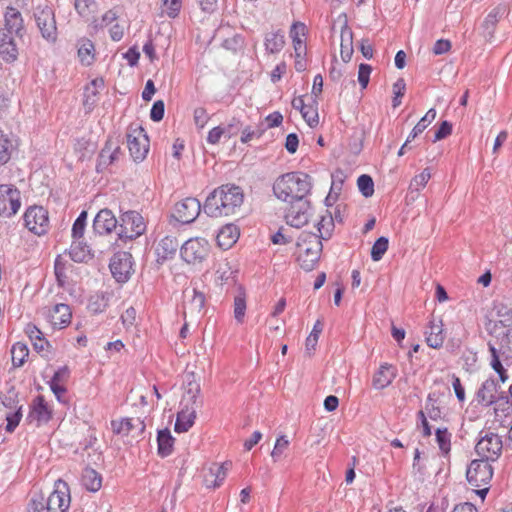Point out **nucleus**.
<instances>
[{"label":"nucleus","mask_w":512,"mask_h":512,"mask_svg":"<svg viewBox=\"0 0 512 512\" xmlns=\"http://www.w3.org/2000/svg\"><path fill=\"white\" fill-rule=\"evenodd\" d=\"M393 107L396 108L401 104V98L404 96L406 91V83L403 78L397 79L393 84Z\"/></svg>","instance_id":"nucleus-58"},{"label":"nucleus","mask_w":512,"mask_h":512,"mask_svg":"<svg viewBox=\"0 0 512 512\" xmlns=\"http://www.w3.org/2000/svg\"><path fill=\"white\" fill-rule=\"evenodd\" d=\"M308 27L300 21L294 22L289 30V37L292 41L295 53V69L303 71L306 68L305 56L307 53Z\"/></svg>","instance_id":"nucleus-8"},{"label":"nucleus","mask_w":512,"mask_h":512,"mask_svg":"<svg viewBox=\"0 0 512 512\" xmlns=\"http://www.w3.org/2000/svg\"><path fill=\"white\" fill-rule=\"evenodd\" d=\"M494 470L492 465L483 460L475 459L471 461L466 471V478L475 493L480 496L482 501L485 499L492 480Z\"/></svg>","instance_id":"nucleus-5"},{"label":"nucleus","mask_w":512,"mask_h":512,"mask_svg":"<svg viewBox=\"0 0 512 512\" xmlns=\"http://www.w3.org/2000/svg\"><path fill=\"white\" fill-rule=\"evenodd\" d=\"M196 407L188 405H179V411L174 429L178 433L187 432L195 423Z\"/></svg>","instance_id":"nucleus-32"},{"label":"nucleus","mask_w":512,"mask_h":512,"mask_svg":"<svg viewBox=\"0 0 512 512\" xmlns=\"http://www.w3.org/2000/svg\"><path fill=\"white\" fill-rule=\"evenodd\" d=\"M334 228L333 219L331 216H322L317 222L318 239H327L331 236Z\"/></svg>","instance_id":"nucleus-52"},{"label":"nucleus","mask_w":512,"mask_h":512,"mask_svg":"<svg viewBox=\"0 0 512 512\" xmlns=\"http://www.w3.org/2000/svg\"><path fill=\"white\" fill-rule=\"evenodd\" d=\"M69 258L74 262H87L93 258V253L83 239H75L69 249Z\"/></svg>","instance_id":"nucleus-37"},{"label":"nucleus","mask_w":512,"mask_h":512,"mask_svg":"<svg viewBox=\"0 0 512 512\" xmlns=\"http://www.w3.org/2000/svg\"><path fill=\"white\" fill-rule=\"evenodd\" d=\"M21 207L20 191L11 184L0 185V216L11 217Z\"/></svg>","instance_id":"nucleus-10"},{"label":"nucleus","mask_w":512,"mask_h":512,"mask_svg":"<svg viewBox=\"0 0 512 512\" xmlns=\"http://www.w3.org/2000/svg\"><path fill=\"white\" fill-rule=\"evenodd\" d=\"M29 356V349L23 342H16L11 348V360L14 367H21L27 357Z\"/></svg>","instance_id":"nucleus-49"},{"label":"nucleus","mask_w":512,"mask_h":512,"mask_svg":"<svg viewBox=\"0 0 512 512\" xmlns=\"http://www.w3.org/2000/svg\"><path fill=\"white\" fill-rule=\"evenodd\" d=\"M372 67L369 64L361 63L358 70V82L362 89H365L370 80Z\"/></svg>","instance_id":"nucleus-60"},{"label":"nucleus","mask_w":512,"mask_h":512,"mask_svg":"<svg viewBox=\"0 0 512 512\" xmlns=\"http://www.w3.org/2000/svg\"><path fill=\"white\" fill-rule=\"evenodd\" d=\"M74 7L77 13L87 21L96 19L95 14L99 10V5L95 0H75Z\"/></svg>","instance_id":"nucleus-43"},{"label":"nucleus","mask_w":512,"mask_h":512,"mask_svg":"<svg viewBox=\"0 0 512 512\" xmlns=\"http://www.w3.org/2000/svg\"><path fill=\"white\" fill-rule=\"evenodd\" d=\"M90 25L95 31L107 29L110 38L115 42L122 40L125 35V26L114 9L106 11L101 18L94 19Z\"/></svg>","instance_id":"nucleus-9"},{"label":"nucleus","mask_w":512,"mask_h":512,"mask_svg":"<svg viewBox=\"0 0 512 512\" xmlns=\"http://www.w3.org/2000/svg\"><path fill=\"white\" fill-rule=\"evenodd\" d=\"M200 211L199 200L194 197H186L175 204L172 216L180 223L189 224L199 216Z\"/></svg>","instance_id":"nucleus-16"},{"label":"nucleus","mask_w":512,"mask_h":512,"mask_svg":"<svg viewBox=\"0 0 512 512\" xmlns=\"http://www.w3.org/2000/svg\"><path fill=\"white\" fill-rule=\"evenodd\" d=\"M431 178V172L429 168H425L419 174L415 175L411 182L410 187L416 191L422 190Z\"/></svg>","instance_id":"nucleus-56"},{"label":"nucleus","mask_w":512,"mask_h":512,"mask_svg":"<svg viewBox=\"0 0 512 512\" xmlns=\"http://www.w3.org/2000/svg\"><path fill=\"white\" fill-rule=\"evenodd\" d=\"M69 378V369L65 366L58 369L49 382L50 389L58 400L66 393V382Z\"/></svg>","instance_id":"nucleus-38"},{"label":"nucleus","mask_w":512,"mask_h":512,"mask_svg":"<svg viewBox=\"0 0 512 512\" xmlns=\"http://www.w3.org/2000/svg\"><path fill=\"white\" fill-rule=\"evenodd\" d=\"M111 430L121 437H138L145 430V423L139 417H124L111 420Z\"/></svg>","instance_id":"nucleus-17"},{"label":"nucleus","mask_w":512,"mask_h":512,"mask_svg":"<svg viewBox=\"0 0 512 512\" xmlns=\"http://www.w3.org/2000/svg\"><path fill=\"white\" fill-rule=\"evenodd\" d=\"M88 213L87 211L83 210L72 226V239H83L86 223H87Z\"/></svg>","instance_id":"nucleus-53"},{"label":"nucleus","mask_w":512,"mask_h":512,"mask_svg":"<svg viewBox=\"0 0 512 512\" xmlns=\"http://www.w3.org/2000/svg\"><path fill=\"white\" fill-rule=\"evenodd\" d=\"M389 241L386 237L378 238L372 246L371 258L373 261H380L383 255L387 252Z\"/></svg>","instance_id":"nucleus-54"},{"label":"nucleus","mask_w":512,"mask_h":512,"mask_svg":"<svg viewBox=\"0 0 512 512\" xmlns=\"http://www.w3.org/2000/svg\"><path fill=\"white\" fill-rule=\"evenodd\" d=\"M71 503L67 482L58 479L53 490L45 497L42 491H34L27 503L26 512H67Z\"/></svg>","instance_id":"nucleus-2"},{"label":"nucleus","mask_w":512,"mask_h":512,"mask_svg":"<svg viewBox=\"0 0 512 512\" xmlns=\"http://www.w3.org/2000/svg\"><path fill=\"white\" fill-rule=\"evenodd\" d=\"M47 320L54 328L62 329L70 324L72 312L68 305L57 304L46 313Z\"/></svg>","instance_id":"nucleus-23"},{"label":"nucleus","mask_w":512,"mask_h":512,"mask_svg":"<svg viewBox=\"0 0 512 512\" xmlns=\"http://www.w3.org/2000/svg\"><path fill=\"white\" fill-rule=\"evenodd\" d=\"M180 254L187 264L199 266L208 259L210 244L201 237L190 238L181 246Z\"/></svg>","instance_id":"nucleus-6"},{"label":"nucleus","mask_w":512,"mask_h":512,"mask_svg":"<svg viewBox=\"0 0 512 512\" xmlns=\"http://www.w3.org/2000/svg\"><path fill=\"white\" fill-rule=\"evenodd\" d=\"M262 134V129L248 126L242 130L240 140L242 143L246 144L254 139H259Z\"/></svg>","instance_id":"nucleus-59"},{"label":"nucleus","mask_w":512,"mask_h":512,"mask_svg":"<svg viewBox=\"0 0 512 512\" xmlns=\"http://www.w3.org/2000/svg\"><path fill=\"white\" fill-rule=\"evenodd\" d=\"M310 210V207L303 203L292 205L285 215L286 222L296 228L303 227L309 221Z\"/></svg>","instance_id":"nucleus-30"},{"label":"nucleus","mask_w":512,"mask_h":512,"mask_svg":"<svg viewBox=\"0 0 512 512\" xmlns=\"http://www.w3.org/2000/svg\"><path fill=\"white\" fill-rule=\"evenodd\" d=\"M503 450L502 439L495 433H487L476 444V452L481 459L489 462L496 461Z\"/></svg>","instance_id":"nucleus-14"},{"label":"nucleus","mask_w":512,"mask_h":512,"mask_svg":"<svg viewBox=\"0 0 512 512\" xmlns=\"http://www.w3.org/2000/svg\"><path fill=\"white\" fill-rule=\"evenodd\" d=\"M118 221L113 212L107 208L101 209L93 220V231L100 236H107L117 228Z\"/></svg>","instance_id":"nucleus-21"},{"label":"nucleus","mask_w":512,"mask_h":512,"mask_svg":"<svg viewBox=\"0 0 512 512\" xmlns=\"http://www.w3.org/2000/svg\"><path fill=\"white\" fill-rule=\"evenodd\" d=\"M498 386L493 379L485 380L477 392V398L486 405L492 404L497 397Z\"/></svg>","instance_id":"nucleus-40"},{"label":"nucleus","mask_w":512,"mask_h":512,"mask_svg":"<svg viewBox=\"0 0 512 512\" xmlns=\"http://www.w3.org/2000/svg\"><path fill=\"white\" fill-rule=\"evenodd\" d=\"M357 185L362 193V195L366 198L371 197L374 193V183L372 178L369 175L363 174L357 180Z\"/></svg>","instance_id":"nucleus-57"},{"label":"nucleus","mask_w":512,"mask_h":512,"mask_svg":"<svg viewBox=\"0 0 512 512\" xmlns=\"http://www.w3.org/2000/svg\"><path fill=\"white\" fill-rule=\"evenodd\" d=\"M340 55L344 62H349L352 58L354 48H353V32L351 28L347 25L346 20L341 28L340 33Z\"/></svg>","instance_id":"nucleus-35"},{"label":"nucleus","mask_w":512,"mask_h":512,"mask_svg":"<svg viewBox=\"0 0 512 512\" xmlns=\"http://www.w3.org/2000/svg\"><path fill=\"white\" fill-rule=\"evenodd\" d=\"M443 321L440 318H431L425 332L426 343L429 347L439 349L445 340Z\"/></svg>","instance_id":"nucleus-25"},{"label":"nucleus","mask_w":512,"mask_h":512,"mask_svg":"<svg viewBox=\"0 0 512 512\" xmlns=\"http://www.w3.org/2000/svg\"><path fill=\"white\" fill-rule=\"evenodd\" d=\"M179 247L176 237L165 236L162 238L155 247V254L158 263H163L166 260L172 259Z\"/></svg>","instance_id":"nucleus-31"},{"label":"nucleus","mask_w":512,"mask_h":512,"mask_svg":"<svg viewBox=\"0 0 512 512\" xmlns=\"http://www.w3.org/2000/svg\"><path fill=\"white\" fill-rule=\"evenodd\" d=\"M498 352L504 356L507 365H509V362L512 363V327L508 328L499 338Z\"/></svg>","instance_id":"nucleus-48"},{"label":"nucleus","mask_w":512,"mask_h":512,"mask_svg":"<svg viewBox=\"0 0 512 512\" xmlns=\"http://www.w3.org/2000/svg\"><path fill=\"white\" fill-rule=\"evenodd\" d=\"M292 107L299 110L302 118L311 128L319 124L318 102L313 96H298L292 100Z\"/></svg>","instance_id":"nucleus-15"},{"label":"nucleus","mask_w":512,"mask_h":512,"mask_svg":"<svg viewBox=\"0 0 512 512\" xmlns=\"http://www.w3.org/2000/svg\"><path fill=\"white\" fill-rule=\"evenodd\" d=\"M10 34L21 37L24 31V20L20 11L14 7H7L4 12V28Z\"/></svg>","instance_id":"nucleus-28"},{"label":"nucleus","mask_w":512,"mask_h":512,"mask_svg":"<svg viewBox=\"0 0 512 512\" xmlns=\"http://www.w3.org/2000/svg\"><path fill=\"white\" fill-rule=\"evenodd\" d=\"M290 440L286 435H281L276 439L274 448L271 452V457L274 461H277L282 457L284 452L288 449Z\"/></svg>","instance_id":"nucleus-55"},{"label":"nucleus","mask_w":512,"mask_h":512,"mask_svg":"<svg viewBox=\"0 0 512 512\" xmlns=\"http://www.w3.org/2000/svg\"><path fill=\"white\" fill-rule=\"evenodd\" d=\"M108 306L109 298L104 293L93 294L88 302V309L94 314L104 312Z\"/></svg>","instance_id":"nucleus-51"},{"label":"nucleus","mask_w":512,"mask_h":512,"mask_svg":"<svg viewBox=\"0 0 512 512\" xmlns=\"http://www.w3.org/2000/svg\"><path fill=\"white\" fill-rule=\"evenodd\" d=\"M209 121L206 109L199 107L194 110V123L199 129H203Z\"/></svg>","instance_id":"nucleus-62"},{"label":"nucleus","mask_w":512,"mask_h":512,"mask_svg":"<svg viewBox=\"0 0 512 512\" xmlns=\"http://www.w3.org/2000/svg\"><path fill=\"white\" fill-rule=\"evenodd\" d=\"M206 297L204 292L198 290L197 288H193L191 295L189 296L185 311L184 318H186L187 313L191 316H198L205 307Z\"/></svg>","instance_id":"nucleus-36"},{"label":"nucleus","mask_w":512,"mask_h":512,"mask_svg":"<svg viewBox=\"0 0 512 512\" xmlns=\"http://www.w3.org/2000/svg\"><path fill=\"white\" fill-rule=\"evenodd\" d=\"M13 404L14 405L10 407V410L5 412V417L7 421V432H13L19 425L20 420L22 418L21 406H19L18 402L15 401H13Z\"/></svg>","instance_id":"nucleus-50"},{"label":"nucleus","mask_w":512,"mask_h":512,"mask_svg":"<svg viewBox=\"0 0 512 512\" xmlns=\"http://www.w3.org/2000/svg\"><path fill=\"white\" fill-rule=\"evenodd\" d=\"M16 149V142L10 137V135L0 130V165L7 164Z\"/></svg>","instance_id":"nucleus-39"},{"label":"nucleus","mask_w":512,"mask_h":512,"mask_svg":"<svg viewBox=\"0 0 512 512\" xmlns=\"http://www.w3.org/2000/svg\"><path fill=\"white\" fill-rule=\"evenodd\" d=\"M489 352H490L489 365L498 374L499 381L501 383L507 382L509 379V374H508L506 368L504 367L503 363L501 362V359H500L501 353H499L498 349L492 344H489Z\"/></svg>","instance_id":"nucleus-42"},{"label":"nucleus","mask_w":512,"mask_h":512,"mask_svg":"<svg viewBox=\"0 0 512 512\" xmlns=\"http://www.w3.org/2000/svg\"><path fill=\"white\" fill-rule=\"evenodd\" d=\"M34 16L43 38L48 41H55L57 38V26L53 9L48 5H39L35 10Z\"/></svg>","instance_id":"nucleus-12"},{"label":"nucleus","mask_w":512,"mask_h":512,"mask_svg":"<svg viewBox=\"0 0 512 512\" xmlns=\"http://www.w3.org/2000/svg\"><path fill=\"white\" fill-rule=\"evenodd\" d=\"M225 128L221 126L213 127L207 135V142L211 145H216L225 134Z\"/></svg>","instance_id":"nucleus-64"},{"label":"nucleus","mask_w":512,"mask_h":512,"mask_svg":"<svg viewBox=\"0 0 512 512\" xmlns=\"http://www.w3.org/2000/svg\"><path fill=\"white\" fill-rule=\"evenodd\" d=\"M127 148L134 161H143L150 147L149 138L143 127L140 125L131 124L128 127L127 135Z\"/></svg>","instance_id":"nucleus-7"},{"label":"nucleus","mask_w":512,"mask_h":512,"mask_svg":"<svg viewBox=\"0 0 512 512\" xmlns=\"http://www.w3.org/2000/svg\"><path fill=\"white\" fill-rule=\"evenodd\" d=\"M312 184L310 176L303 172H289L279 176L273 184L275 196L286 202L301 200L309 194Z\"/></svg>","instance_id":"nucleus-3"},{"label":"nucleus","mask_w":512,"mask_h":512,"mask_svg":"<svg viewBox=\"0 0 512 512\" xmlns=\"http://www.w3.org/2000/svg\"><path fill=\"white\" fill-rule=\"evenodd\" d=\"M82 484L86 490L97 492L102 487V477L96 470L86 468L82 474Z\"/></svg>","instance_id":"nucleus-45"},{"label":"nucleus","mask_w":512,"mask_h":512,"mask_svg":"<svg viewBox=\"0 0 512 512\" xmlns=\"http://www.w3.org/2000/svg\"><path fill=\"white\" fill-rule=\"evenodd\" d=\"M104 88L103 78H95L85 86L83 106L87 112L94 109L99 101L100 92Z\"/></svg>","instance_id":"nucleus-29"},{"label":"nucleus","mask_w":512,"mask_h":512,"mask_svg":"<svg viewBox=\"0 0 512 512\" xmlns=\"http://www.w3.org/2000/svg\"><path fill=\"white\" fill-rule=\"evenodd\" d=\"M264 45L266 52L270 54L279 53L285 46L284 34L280 31L267 33L264 39Z\"/></svg>","instance_id":"nucleus-44"},{"label":"nucleus","mask_w":512,"mask_h":512,"mask_svg":"<svg viewBox=\"0 0 512 512\" xmlns=\"http://www.w3.org/2000/svg\"><path fill=\"white\" fill-rule=\"evenodd\" d=\"M396 376L397 369L395 366L388 363L381 364L373 375L372 386L377 390L385 389L392 384Z\"/></svg>","instance_id":"nucleus-26"},{"label":"nucleus","mask_w":512,"mask_h":512,"mask_svg":"<svg viewBox=\"0 0 512 512\" xmlns=\"http://www.w3.org/2000/svg\"><path fill=\"white\" fill-rule=\"evenodd\" d=\"M166 7V13L169 17L175 18L181 9V0H162Z\"/></svg>","instance_id":"nucleus-63"},{"label":"nucleus","mask_w":512,"mask_h":512,"mask_svg":"<svg viewBox=\"0 0 512 512\" xmlns=\"http://www.w3.org/2000/svg\"><path fill=\"white\" fill-rule=\"evenodd\" d=\"M240 232L236 225L227 224L223 226L216 237L217 245L223 249H230L239 239Z\"/></svg>","instance_id":"nucleus-34"},{"label":"nucleus","mask_w":512,"mask_h":512,"mask_svg":"<svg viewBox=\"0 0 512 512\" xmlns=\"http://www.w3.org/2000/svg\"><path fill=\"white\" fill-rule=\"evenodd\" d=\"M321 251L322 243L316 234L302 233L299 236L296 259L302 269L312 271L320 259Z\"/></svg>","instance_id":"nucleus-4"},{"label":"nucleus","mask_w":512,"mask_h":512,"mask_svg":"<svg viewBox=\"0 0 512 512\" xmlns=\"http://www.w3.org/2000/svg\"><path fill=\"white\" fill-rule=\"evenodd\" d=\"M24 224L35 235H44L49 228L48 212L42 206H31L24 213Z\"/></svg>","instance_id":"nucleus-13"},{"label":"nucleus","mask_w":512,"mask_h":512,"mask_svg":"<svg viewBox=\"0 0 512 512\" xmlns=\"http://www.w3.org/2000/svg\"><path fill=\"white\" fill-rule=\"evenodd\" d=\"M0 56L6 62H13L18 56L17 44L12 34L2 28H0Z\"/></svg>","instance_id":"nucleus-33"},{"label":"nucleus","mask_w":512,"mask_h":512,"mask_svg":"<svg viewBox=\"0 0 512 512\" xmlns=\"http://www.w3.org/2000/svg\"><path fill=\"white\" fill-rule=\"evenodd\" d=\"M244 194L240 187L222 185L214 189L206 198L203 209L210 217L234 215L242 206Z\"/></svg>","instance_id":"nucleus-1"},{"label":"nucleus","mask_w":512,"mask_h":512,"mask_svg":"<svg viewBox=\"0 0 512 512\" xmlns=\"http://www.w3.org/2000/svg\"><path fill=\"white\" fill-rule=\"evenodd\" d=\"M201 387L195 374L188 373L183 382V394L181 398V405H188L197 407L201 404Z\"/></svg>","instance_id":"nucleus-20"},{"label":"nucleus","mask_w":512,"mask_h":512,"mask_svg":"<svg viewBox=\"0 0 512 512\" xmlns=\"http://www.w3.org/2000/svg\"><path fill=\"white\" fill-rule=\"evenodd\" d=\"M77 57L81 65L90 67L96 61L97 51L94 42L87 38L81 37L77 40Z\"/></svg>","instance_id":"nucleus-24"},{"label":"nucleus","mask_w":512,"mask_h":512,"mask_svg":"<svg viewBox=\"0 0 512 512\" xmlns=\"http://www.w3.org/2000/svg\"><path fill=\"white\" fill-rule=\"evenodd\" d=\"M246 311L247 295L245 291L241 289L233 299V316L238 325H242L245 322Z\"/></svg>","instance_id":"nucleus-41"},{"label":"nucleus","mask_w":512,"mask_h":512,"mask_svg":"<svg viewBox=\"0 0 512 512\" xmlns=\"http://www.w3.org/2000/svg\"><path fill=\"white\" fill-rule=\"evenodd\" d=\"M451 433L447 428H438L435 431L436 443L439 447L440 454L444 458H448L451 452Z\"/></svg>","instance_id":"nucleus-47"},{"label":"nucleus","mask_w":512,"mask_h":512,"mask_svg":"<svg viewBox=\"0 0 512 512\" xmlns=\"http://www.w3.org/2000/svg\"><path fill=\"white\" fill-rule=\"evenodd\" d=\"M110 270L118 282H126L133 273L132 255L126 251L114 254L110 261Z\"/></svg>","instance_id":"nucleus-18"},{"label":"nucleus","mask_w":512,"mask_h":512,"mask_svg":"<svg viewBox=\"0 0 512 512\" xmlns=\"http://www.w3.org/2000/svg\"><path fill=\"white\" fill-rule=\"evenodd\" d=\"M53 417V408L44 398V396H37L30 405L28 419L36 426L47 424Z\"/></svg>","instance_id":"nucleus-19"},{"label":"nucleus","mask_w":512,"mask_h":512,"mask_svg":"<svg viewBox=\"0 0 512 512\" xmlns=\"http://www.w3.org/2000/svg\"><path fill=\"white\" fill-rule=\"evenodd\" d=\"M230 467L231 462H224L222 464L212 463L204 470V485L207 488L213 489L220 487L223 484Z\"/></svg>","instance_id":"nucleus-22"},{"label":"nucleus","mask_w":512,"mask_h":512,"mask_svg":"<svg viewBox=\"0 0 512 512\" xmlns=\"http://www.w3.org/2000/svg\"><path fill=\"white\" fill-rule=\"evenodd\" d=\"M32 346L36 352L45 357H48L52 352V345L44 336L33 342Z\"/></svg>","instance_id":"nucleus-61"},{"label":"nucleus","mask_w":512,"mask_h":512,"mask_svg":"<svg viewBox=\"0 0 512 512\" xmlns=\"http://www.w3.org/2000/svg\"><path fill=\"white\" fill-rule=\"evenodd\" d=\"M158 454L162 457L169 456L174 447V438L168 429L161 430L157 436Z\"/></svg>","instance_id":"nucleus-46"},{"label":"nucleus","mask_w":512,"mask_h":512,"mask_svg":"<svg viewBox=\"0 0 512 512\" xmlns=\"http://www.w3.org/2000/svg\"><path fill=\"white\" fill-rule=\"evenodd\" d=\"M146 231V222L142 215L136 211H127L121 216L119 236L135 239Z\"/></svg>","instance_id":"nucleus-11"},{"label":"nucleus","mask_w":512,"mask_h":512,"mask_svg":"<svg viewBox=\"0 0 512 512\" xmlns=\"http://www.w3.org/2000/svg\"><path fill=\"white\" fill-rule=\"evenodd\" d=\"M54 271L57 282L60 286L64 287L69 284L72 280V275L74 272V265L72 264V260L63 255H58L55 259L54 263Z\"/></svg>","instance_id":"nucleus-27"}]
</instances>
